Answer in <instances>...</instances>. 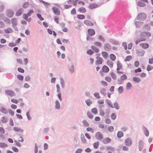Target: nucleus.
I'll list each match as a JSON object with an SVG mask.
<instances>
[{"mask_svg":"<svg viewBox=\"0 0 153 153\" xmlns=\"http://www.w3.org/2000/svg\"><path fill=\"white\" fill-rule=\"evenodd\" d=\"M146 15L144 13H140L137 17V20L143 21L146 19Z\"/></svg>","mask_w":153,"mask_h":153,"instance_id":"obj_1","label":"nucleus"},{"mask_svg":"<svg viewBox=\"0 0 153 153\" xmlns=\"http://www.w3.org/2000/svg\"><path fill=\"white\" fill-rule=\"evenodd\" d=\"M5 93L7 95L11 97L14 96L15 95V92L13 91L10 90L5 91Z\"/></svg>","mask_w":153,"mask_h":153,"instance_id":"obj_2","label":"nucleus"},{"mask_svg":"<svg viewBox=\"0 0 153 153\" xmlns=\"http://www.w3.org/2000/svg\"><path fill=\"white\" fill-rule=\"evenodd\" d=\"M11 22L12 24V26L14 29L16 30H18V29L16 27L17 24L16 19L15 18H13L11 19Z\"/></svg>","mask_w":153,"mask_h":153,"instance_id":"obj_3","label":"nucleus"},{"mask_svg":"<svg viewBox=\"0 0 153 153\" xmlns=\"http://www.w3.org/2000/svg\"><path fill=\"white\" fill-rule=\"evenodd\" d=\"M97 60L95 62V65H99L102 64L103 61V59L101 57L99 56H97Z\"/></svg>","mask_w":153,"mask_h":153,"instance_id":"obj_4","label":"nucleus"},{"mask_svg":"<svg viewBox=\"0 0 153 153\" xmlns=\"http://www.w3.org/2000/svg\"><path fill=\"white\" fill-rule=\"evenodd\" d=\"M14 14V12L12 10H8L7 11L6 15L9 18L13 17Z\"/></svg>","mask_w":153,"mask_h":153,"instance_id":"obj_5","label":"nucleus"},{"mask_svg":"<svg viewBox=\"0 0 153 153\" xmlns=\"http://www.w3.org/2000/svg\"><path fill=\"white\" fill-rule=\"evenodd\" d=\"M83 23L84 24L89 26L91 27L94 25V23L93 22L88 20H85L83 21Z\"/></svg>","mask_w":153,"mask_h":153,"instance_id":"obj_6","label":"nucleus"},{"mask_svg":"<svg viewBox=\"0 0 153 153\" xmlns=\"http://www.w3.org/2000/svg\"><path fill=\"white\" fill-rule=\"evenodd\" d=\"M53 11L54 13L56 15H60V13L58 8L55 7H52Z\"/></svg>","mask_w":153,"mask_h":153,"instance_id":"obj_7","label":"nucleus"},{"mask_svg":"<svg viewBox=\"0 0 153 153\" xmlns=\"http://www.w3.org/2000/svg\"><path fill=\"white\" fill-rule=\"evenodd\" d=\"M151 36V33L148 32H143L141 33L140 36L145 38L149 37Z\"/></svg>","mask_w":153,"mask_h":153,"instance_id":"obj_8","label":"nucleus"},{"mask_svg":"<svg viewBox=\"0 0 153 153\" xmlns=\"http://www.w3.org/2000/svg\"><path fill=\"white\" fill-rule=\"evenodd\" d=\"M88 35L91 36L94 35L95 33L94 30L92 28L89 29L88 30Z\"/></svg>","mask_w":153,"mask_h":153,"instance_id":"obj_9","label":"nucleus"},{"mask_svg":"<svg viewBox=\"0 0 153 153\" xmlns=\"http://www.w3.org/2000/svg\"><path fill=\"white\" fill-rule=\"evenodd\" d=\"M102 72L105 73H107L109 71V68L106 65H104L102 68Z\"/></svg>","mask_w":153,"mask_h":153,"instance_id":"obj_10","label":"nucleus"},{"mask_svg":"<svg viewBox=\"0 0 153 153\" xmlns=\"http://www.w3.org/2000/svg\"><path fill=\"white\" fill-rule=\"evenodd\" d=\"M125 143L126 145L127 146H130L132 144V141L130 138H128L125 141Z\"/></svg>","mask_w":153,"mask_h":153,"instance_id":"obj_11","label":"nucleus"},{"mask_svg":"<svg viewBox=\"0 0 153 153\" xmlns=\"http://www.w3.org/2000/svg\"><path fill=\"white\" fill-rule=\"evenodd\" d=\"M95 137L98 140H101L103 138L102 134L100 132H98L96 134Z\"/></svg>","mask_w":153,"mask_h":153,"instance_id":"obj_12","label":"nucleus"},{"mask_svg":"<svg viewBox=\"0 0 153 153\" xmlns=\"http://www.w3.org/2000/svg\"><path fill=\"white\" fill-rule=\"evenodd\" d=\"M137 53L138 56H142L144 54L145 51L141 49H138L137 51Z\"/></svg>","mask_w":153,"mask_h":153,"instance_id":"obj_13","label":"nucleus"},{"mask_svg":"<svg viewBox=\"0 0 153 153\" xmlns=\"http://www.w3.org/2000/svg\"><path fill=\"white\" fill-rule=\"evenodd\" d=\"M104 49L106 51H109L111 49L110 45L108 43H105L103 46Z\"/></svg>","mask_w":153,"mask_h":153,"instance_id":"obj_14","label":"nucleus"},{"mask_svg":"<svg viewBox=\"0 0 153 153\" xmlns=\"http://www.w3.org/2000/svg\"><path fill=\"white\" fill-rule=\"evenodd\" d=\"M135 25L137 28L141 27L143 24V22H141L137 21L135 22Z\"/></svg>","mask_w":153,"mask_h":153,"instance_id":"obj_15","label":"nucleus"},{"mask_svg":"<svg viewBox=\"0 0 153 153\" xmlns=\"http://www.w3.org/2000/svg\"><path fill=\"white\" fill-rule=\"evenodd\" d=\"M98 7V5L95 3H92L89 6V8L90 9H93L97 8Z\"/></svg>","mask_w":153,"mask_h":153,"instance_id":"obj_16","label":"nucleus"},{"mask_svg":"<svg viewBox=\"0 0 153 153\" xmlns=\"http://www.w3.org/2000/svg\"><path fill=\"white\" fill-rule=\"evenodd\" d=\"M111 141V139L108 138L107 137L102 140V142L104 144H106L109 143Z\"/></svg>","mask_w":153,"mask_h":153,"instance_id":"obj_17","label":"nucleus"},{"mask_svg":"<svg viewBox=\"0 0 153 153\" xmlns=\"http://www.w3.org/2000/svg\"><path fill=\"white\" fill-rule=\"evenodd\" d=\"M143 129L145 135L146 137H148L149 135V131L144 126H143Z\"/></svg>","mask_w":153,"mask_h":153,"instance_id":"obj_18","label":"nucleus"},{"mask_svg":"<svg viewBox=\"0 0 153 153\" xmlns=\"http://www.w3.org/2000/svg\"><path fill=\"white\" fill-rule=\"evenodd\" d=\"M78 11L79 13H84L86 12V10L85 7H81L78 8Z\"/></svg>","mask_w":153,"mask_h":153,"instance_id":"obj_19","label":"nucleus"},{"mask_svg":"<svg viewBox=\"0 0 153 153\" xmlns=\"http://www.w3.org/2000/svg\"><path fill=\"white\" fill-rule=\"evenodd\" d=\"M140 45L144 49L147 48L149 47V44L146 43H140Z\"/></svg>","mask_w":153,"mask_h":153,"instance_id":"obj_20","label":"nucleus"},{"mask_svg":"<svg viewBox=\"0 0 153 153\" xmlns=\"http://www.w3.org/2000/svg\"><path fill=\"white\" fill-rule=\"evenodd\" d=\"M13 129L16 132H20L21 133L23 132L24 131L23 129L18 127H14L13 128Z\"/></svg>","mask_w":153,"mask_h":153,"instance_id":"obj_21","label":"nucleus"},{"mask_svg":"<svg viewBox=\"0 0 153 153\" xmlns=\"http://www.w3.org/2000/svg\"><path fill=\"white\" fill-rule=\"evenodd\" d=\"M117 70L118 71L121 69L122 68V65L120 62L119 61H117Z\"/></svg>","mask_w":153,"mask_h":153,"instance_id":"obj_22","label":"nucleus"},{"mask_svg":"<svg viewBox=\"0 0 153 153\" xmlns=\"http://www.w3.org/2000/svg\"><path fill=\"white\" fill-rule=\"evenodd\" d=\"M4 32L6 33H9L13 32V29L10 27H8L4 30Z\"/></svg>","mask_w":153,"mask_h":153,"instance_id":"obj_23","label":"nucleus"},{"mask_svg":"<svg viewBox=\"0 0 153 153\" xmlns=\"http://www.w3.org/2000/svg\"><path fill=\"white\" fill-rule=\"evenodd\" d=\"M146 40V39L145 38H140L137 40H136L135 42V43L136 45H137L140 42L142 41H145Z\"/></svg>","mask_w":153,"mask_h":153,"instance_id":"obj_24","label":"nucleus"},{"mask_svg":"<svg viewBox=\"0 0 153 153\" xmlns=\"http://www.w3.org/2000/svg\"><path fill=\"white\" fill-rule=\"evenodd\" d=\"M107 65L110 68H112L113 65V62L111 60H108L106 62Z\"/></svg>","mask_w":153,"mask_h":153,"instance_id":"obj_25","label":"nucleus"},{"mask_svg":"<svg viewBox=\"0 0 153 153\" xmlns=\"http://www.w3.org/2000/svg\"><path fill=\"white\" fill-rule=\"evenodd\" d=\"M110 75L113 79L115 80L117 79V76L116 74L113 72L112 71L111 72Z\"/></svg>","mask_w":153,"mask_h":153,"instance_id":"obj_26","label":"nucleus"},{"mask_svg":"<svg viewBox=\"0 0 153 153\" xmlns=\"http://www.w3.org/2000/svg\"><path fill=\"white\" fill-rule=\"evenodd\" d=\"M22 13V9L19 10L16 13V16H19L21 15Z\"/></svg>","mask_w":153,"mask_h":153,"instance_id":"obj_27","label":"nucleus"},{"mask_svg":"<svg viewBox=\"0 0 153 153\" xmlns=\"http://www.w3.org/2000/svg\"><path fill=\"white\" fill-rule=\"evenodd\" d=\"M110 58L113 61H114L116 59V57L114 54H111L110 55Z\"/></svg>","mask_w":153,"mask_h":153,"instance_id":"obj_28","label":"nucleus"},{"mask_svg":"<svg viewBox=\"0 0 153 153\" xmlns=\"http://www.w3.org/2000/svg\"><path fill=\"white\" fill-rule=\"evenodd\" d=\"M132 85L130 82H128L127 83L126 85V89L127 90L131 89L132 88Z\"/></svg>","mask_w":153,"mask_h":153,"instance_id":"obj_29","label":"nucleus"},{"mask_svg":"<svg viewBox=\"0 0 153 153\" xmlns=\"http://www.w3.org/2000/svg\"><path fill=\"white\" fill-rule=\"evenodd\" d=\"M133 81L137 83H139L140 81V79L136 77H134L133 78Z\"/></svg>","mask_w":153,"mask_h":153,"instance_id":"obj_30","label":"nucleus"},{"mask_svg":"<svg viewBox=\"0 0 153 153\" xmlns=\"http://www.w3.org/2000/svg\"><path fill=\"white\" fill-rule=\"evenodd\" d=\"M77 17L79 19H83L85 18L84 15L82 14L78 15L77 16Z\"/></svg>","mask_w":153,"mask_h":153,"instance_id":"obj_31","label":"nucleus"},{"mask_svg":"<svg viewBox=\"0 0 153 153\" xmlns=\"http://www.w3.org/2000/svg\"><path fill=\"white\" fill-rule=\"evenodd\" d=\"M91 48L96 53H98L99 51V49L94 46H92Z\"/></svg>","mask_w":153,"mask_h":153,"instance_id":"obj_32","label":"nucleus"},{"mask_svg":"<svg viewBox=\"0 0 153 153\" xmlns=\"http://www.w3.org/2000/svg\"><path fill=\"white\" fill-rule=\"evenodd\" d=\"M56 105L55 108L56 109H59L60 108V105L59 103L58 100H56L55 101Z\"/></svg>","mask_w":153,"mask_h":153,"instance_id":"obj_33","label":"nucleus"},{"mask_svg":"<svg viewBox=\"0 0 153 153\" xmlns=\"http://www.w3.org/2000/svg\"><path fill=\"white\" fill-rule=\"evenodd\" d=\"M102 54L104 58H106L108 57V54L107 52L105 51H103L102 52Z\"/></svg>","mask_w":153,"mask_h":153,"instance_id":"obj_34","label":"nucleus"},{"mask_svg":"<svg viewBox=\"0 0 153 153\" xmlns=\"http://www.w3.org/2000/svg\"><path fill=\"white\" fill-rule=\"evenodd\" d=\"M123 132L121 131H119L117 133V136L118 137L121 138L123 136Z\"/></svg>","mask_w":153,"mask_h":153,"instance_id":"obj_35","label":"nucleus"},{"mask_svg":"<svg viewBox=\"0 0 153 153\" xmlns=\"http://www.w3.org/2000/svg\"><path fill=\"white\" fill-rule=\"evenodd\" d=\"M7 145L3 143H0V147L2 148H4L7 147Z\"/></svg>","mask_w":153,"mask_h":153,"instance_id":"obj_36","label":"nucleus"},{"mask_svg":"<svg viewBox=\"0 0 153 153\" xmlns=\"http://www.w3.org/2000/svg\"><path fill=\"white\" fill-rule=\"evenodd\" d=\"M111 107L113 108H115L116 109H119V106L117 103H115L113 105H111Z\"/></svg>","mask_w":153,"mask_h":153,"instance_id":"obj_37","label":"nucleus"},{"mask_svg":"<svg viewBox=\"0 0 153 153\" xmlns=\"http://www.w3.org/2000/svg\"><path fill=\"white\" fill-rule=\"evenodd\" d=\"M91 111L92 113L95 114H97L98 112L96 108H92L91 110Z\"/></svg>","mask_w":153,"mask_h":153,"instance_id":"obj_38","label":"nucleus"},{"mask_svg":"<svg viewBox=\"0 0 153 153\" xmlns=\"http://www.w3.org/2000/svg\"><path fill=\"white\" fill-rule=\"evenodd\" d=\"M127 79V76L126 74H124L120 77V79L122 80H124Z\"/></svg>","mask_w":153,"mask_h":153,"instance_id":"obj_39","label":"nucleus"},{"mask_svg":"<svg viewBox=\"0 0 153 153\" xmlns=\"http://www.w3.org/2000/svg\"><path fill=\"white\" fill-rule=\"evenodd\" d=\"M60 83L62 85V88H64L65 82L64 79L62 78H60Z\"/></svg>","mask_w":153,"mask_h":153,"instance_id":"obj_40","label":"nucleus"},{"mask_svg":"<svg viewBox=\"0 0 153 153\" xmlns=\"http://www.w3.org/2000/svg\"><path fill=\"white\" fill-rule=\"evenodd\" d=\"M81 138L82 142L83 143H86V140L85 138L84 135L83 134H82L81 135Z\"/></svg>","mask_w":153,"mask_h":153,"instance_id":"obj_41","label":"nucleus"},{"mask_svg":"<svg viewBox=\"0 0 153 153\" xmlns=\"http://www.w3.org/2000/svg\"><path fill=\"white\" fill-rule=\"evenodd\" d=\"M17 78L19 80L21 81H23L24 79L23 76L20 74H18L17 75Z\"/></svg>","mask_w":153,"mask_h":153,"instance_id":"obj_42","label":"nucleus"},{"mask_svg":"<svg viewBox=\"0 0 153 153\" xmlns=\"http://www.w3.org/2000/svg\"><path fill=\"white\" fill-rule=\"evenodd\" d=\"M138 5L141 7H144L146 6L145 4L140 1H138Z\"/></svg>","mask_w":153,"mask_h":153,"instance_id":"obj_43","label":"nucleus"},{"mask_svg":"<svg viewBox=\"0 0 153 153\" xmlns=\"http://www.w3.org/2000/svg\"><path fill=\"white\" fill-rule=\"evenodd\" d=\"M85 102L87 104L88 106H90L92 104L91 101L89 99H88L85 100Z\"/></svg>","mask_w":153,"mask_h":153,"instance_id":"obj_44","label":"nucleus"},{"mask_svg":"<svg viewBox=\"0 0 153 153\" xmlns=\"http://www.w3.org/2000/svg\"><path fill=\"white\" fill-rule=\"evenodd\" d=\"M0 111L4 114H6L7 113L6 109L4 108H1L0 109Z\"/></svg>","mask_w":153,"mask_h":153,"instance_id":"obj_45","label":"nucleus"},{"mask_svg":"<svg viewBox=\"0 0 153 153\" xmlns=\"http://www.w3.org/2000/svg\"><path fill=\"white\" fill-rule=\"evenodd\" d=\"M105 80L108 82H110L111 81V79L109 76H106L105 78Z\"/></svg>","mask_w":153,"mask_h":153,"instance_id":"obj_46","label":"nucleus"},{"mask_svg":"<svg viewBox=\"0 0 153 153\" xmlns=\"http://www.w3.org/2000/svg\"><path fill=\"white\" fill-rule=\"evenodd\" d=\"M99 144V143L98 142L94 143L93 144L94 148L95 149H97L98 147Z\"/></svg>","mask_w":153,"mask_h":153,"instance_id":"obj_47","label":"nucleus"},{"mask_svg":"<svg viewBox=\"0 0 153 153\" xmlns=\"http://www.w3.org/2000/svg\"><path fill=\"white\" fill-rule=\"evenodd\" d=\"M82 123L83 124V125L84 126H89V124L87 122V121L85 120H84L82 121Z\"/></svg>","mask_w":153,"mask_h":153,"instance_id":"obj_48","label":"nucleus"},{"mask_svg":"<svg viewBox=\"0 0 153 153\" xmlns=\"http://www.w3.org/2000/svg\"><path fill=\"white\" fill-rule=\"evenodd\" d=\"M94 96L97 99L100 98V96L98 92H95L94 93Z\"/></svg>","mask_w":153,"mask_h":153,"instance_id":"obj_49","label":"nucleus"},{"mask_svg":"<svg viewBox=\"0 0 153 153\" xmlns=\"http://www.w3.org/2000/svg\"><path fill=\"white\" fill-rule=\"evenodd\" d=\"M7 119L5 117H3L1 119V121L4 123H6L7 121Z\"/></svg>","mask_w":153,"mask_h":153,"instance_id":"obj_50","label":"nucleus"},{"mask_svg":"<svg viewBox=\"0 0 153 153\" xmlns=\"http://www.w3.org/2000/svg\"><path fill=\"white\" fill-rule=\"evenodd\" d=\"M143 146V142L142 141H140L139 143V148L140 150H141L142 149Z\"/></svg>","mask_w":153,"mask_h":153,"instance_id":"obj_51","label":"nucleus"},{"mask_svg":"<svg viewBox=\"0 0 153 153\" xmlns=\"http://www.w3.org/2000/svg\"><path fill=\"white\" fill-rule=\"evenodd\" d=\"M108 129L109 132H112L114 130V127L112 126H110L108 127Z\"/></svg>","mask_w":153,"mask_h":153,"instance_id":"obj_52","label":"nucleus"},{"mask_svg":"<svg viewBox=\"0 0 153 153\" xmlns=\"http://www.w3.org/2000/svg\"><path fill=\"white\" fill-rule=\"evenodd\" d=\"M5 131L2 127H0V133L2 134L5 133Z\"/></svg>","mask_w":153,"mask_h":153,"instance_id":"obj_53","label":"nucleus"},{"mask_svg":"<svg viewBox=\"0 0 153 153\" xmlns=\"http://www.w3.org/2000/svg\"><path fill=\"white\" fill-rule=\"evenodd\" d=\"M98 39L103 42H104L105 41V39L101 35H99L98 36Z\"/></svg>","mask_w":153,"mask_h":153,"instance_id":"obj_54","label":"nucleus"},{"mask_svg":"<svg viewBox=\"0 0 153 153\" xmlns=\"http://www.w3.org/2000/svg\"><path fill=\"white\" fill-rule=\"evenodd\" d=\"M118 91L120 93H122L123 91V87L121 86L119 87L118 89Z\"/></svg>","mask_w":153,"mask_h":153,"instance_id":"obj_55","label":"nucleus"},{"mask_svg":"<svg viewBox=\"0 0 153 153\" xmlns=\"http://www.w3.org/2000/svg\"><path fill=\"white\" fill-rule=\"evenodd\" d=\"M131 59H132V57L131 56H128L126 57V58L125 59V60L126 61H129Z\"/></svg>","mask_w":153,"mask_h":153,"instance_id":"obj_56","label":"nucleus"},{"mask_svg":"<svg viewBox=\"0 0 153 153\" xmlns=\"http://www.w3.org/2000/svg\"><path fill=\"white\" fill-rule=\"evenodd\" d=\"M152 67L150 65H148L147 67V70L148 71H150L152 69Z\"/></svg>","mask_w":153,"mask_h":153,"instance_id":"obj_57","label":"nucleus"},{"mask_svg":"<svg viewBox=\"0 0 153 153\" xmlns=\"http://www.w3.org/2000/svg\"><path fill=\"white\" fill-rule=\"evenodd\" d=\"M76 13V10L74 8H73L71 11V14L72 15H74Z\"/></svg>","mask_w":153,"mask_h":153,"instance_id":"obj_58","label":"nucleus"},{"mask_svg":"<svg viewBox=\"0 0 153 153\" xmlns=\"http://www.w3.org/2000/svg\"><path fill=\"white\" fill-rule=\"evenodd\" d=\"M94 44L96 46L100 47L101 46V44L99 42H95L94 43Z\"/></svg>","mask_w":153,"mask_h":153,"instance_id":"obj_59","label":"nucleus"},{"mask_svg":"<svg viewBox=\"0 0 153 153\" xmlns=\"http://www.w3.org/2000/svg\"><path fill=\"white\" fill-rule=\"evenodd\" d=\"M8 112L9 114L11 116H13L14 115V111L11 109L8 110Z\"/></svg>","mask_w":153,"mask_h":153,"instance_id":"obj_60","label":"nucleus"},{"mask_svg":"<svg viewBox=\"0 0 153 153\" xmlns=\"http://www.w3.org/2000/svg\"><path fill=\"white\" fill-rule=\"evenodd\" d=\"M86 130L88 131H90L91 133H93L94 132V130L91 127L87 128L86 129Z\"/></svg>","mask_w":153,"mask_h":153,"instance_id":"obj_61","label":"nucleus"},{"mask_svg":"<svg viewBox=\"0 0 153 153\" xmlns=\"http://www.w3.org/2000/svg\"><path fill=\"white\" fill-rule=\"evenodd\" d=\"M93 53L94 52L91 49L88 50L87 51V53L89 55H92L93 54Z\"/></svg>","mask_w":153,"mask_h":153,"instance_id":"obj_62","label":"nucleus"},{"mask_svg":"<svg viewBox=\"0 0 153 153\" xmlns=\"http://www.w3.org/2000/svg\"><path fill=\"white\" fill-rule=\"evenodd\" d=\"M87 115L90 119H92L93 117V115L90 112H88L87 113Z\"/></svg>","mask_w":153,"mask_h":153,"instance_id":"obj_63","label":"nucleus"},{"mask_svg":"<svg viewBox=\"0 0 153 153\" xmlns=\"http://www.w3.org/2000/svg\"><path fill=\"white\" fill-rule=\"evenodd\" d=\"M56 87L57 89V92L59 93L60 91V88L59 85L58 84H57L56 85Z\"/></svg>","mask_w":153,"mask_h":153,"instance_id":"obj_64","label":"nucleus"}]
</instances>
